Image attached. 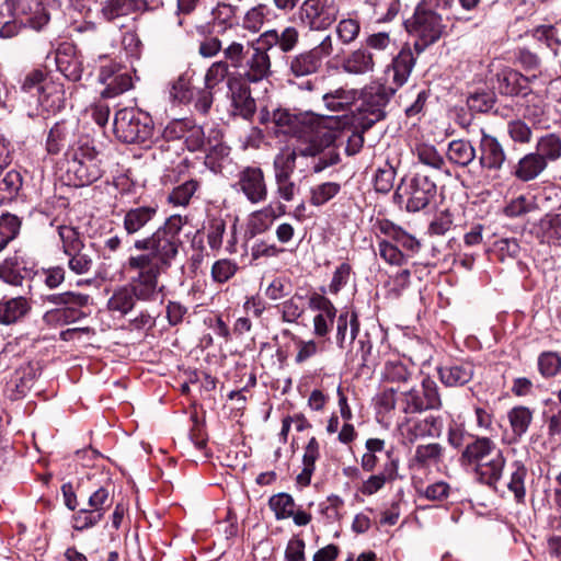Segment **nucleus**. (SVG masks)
Wrapping results in <instances>:
<instances>
[{"mask_svg": "<svg viewBox=\"0 0 561 561\" xmlns=\"http://www.w3.org/2000/svg\"><path fill=\"white\" fill-rule=\"evenodd\" d=\"M300 22L312 31L329 28L339 16L334 0H305L298 11Z\"/></svg>", "mask_w": 561, "mask_h": 561, "instance_id": "1a4fd4ad", "label": "nucleus"}, {"mask_svg": "<svg viewBox=\"0 0 561 561\" xmlns=\"http://www.w3.org/2000/svg\"><path fill=\"white\" fill-rule=\"evenodd\" d=\"M435 195L436 184L428 176L420 174L403 179L396 191V198L412 213L424 209Z\"/></svg>", "mask_w": 561, "mask_h": 561, "instance_id": "6e6552de", "label": "nucleus"}, {"mask_svg": "<svg viewBox=\"0 0 561 561\" xmlns=\"http://www.w3.org/2000/svg\"><path fill=\"white\" fill-rule=\"evenodd\" d=\"M228 88L231 93L232 112L249 119L253 116L256 110L254 99L251 96V91L248 84L236 78L228 80Z\"/></svg>", "mask_w": 561, "mask_h": 561, "instance_id": "dca6fc26", "label": "nucleus"}, {"mask_svg": "<svg viewBox=\"0 0 561 561\" xmlns=\"http://www.w3.org/2000/svg\"><path fill=\"white\" fill-rule=\"evenodd\" d=\"M507 419L515 439H519L533 422V411L523 405L514 407L508 411Z\"/></svg>", "mask_w": 561, "mask_h": 561, "instance_id": "4c0bfd02", "label": "nucleus"}, {"mask_svg": "<svg viewBox=\"0 0 561 561\" xmlns=\"http://www.w3.org/2000/svg\"><path fill=\"white\" fill-rule=\"evenodd\" d=\"M358 93L354 89H346L344 87L330 90L322 95V101L328 111L344 112L351 108L356 102Z\"/></svg>", "mask_w": 561, "mask_h": 561, "instance_id": "393cba45", "label": "nucleus"}, {"mask_svg": "<svg viewBox=\"0 0 561 561\" xmlns=\"http://www.w3.org/2000/svg\"><path fill=\"white\" fill-rule=\"evenodd\" d=\"M51 89H56V87L41 70L31 71L22 83V90L37 96L41 104L47 102L48 96L50 95V92L48 91Z\"/></svg>", "mask_w": 561, "mask_h": 561, "instance_id": "5701e85b", "label": "nucleus"}, {"mask_svg": "<svg viewBox=\"0 0 561 561\" xmlns=\"http://www.w3.org/2000/svg\"><path fill=\"white\" fill-rule=\"evenodd\" d=\"M80 316L79 309H59V308H53L50 310H47L44 316L43 320L46 324L49 325H66L69 323L75 322Z\"/></svg>", "mask_w": 561, "mask_h": 561, "instance_id": "864d4df0", "label": "nucleus"}, {"mask_svg": "<svg viewBox=\"0 0 561 561\" xmlns=\"http://www.w3.org/2000/svg\"><path fill=\"white\" fill-rule=\"evenodd\" d=\"M103 517H101V514L96 511H93L92 508H81L78 512H76L72 516V527L76 530H84L92 528L96 524H99Z\"/></svg>", "mask_w": 561, "mask_h": 561, "instance_id": "bf43d9fd", "label": "nucleus"}, {"mask_svg": "<svg viewBox=\"0 0 561 561\" xmlns=\"http://www.w3.org/2000/svg\"><path fill=\"white\" fill-rule=\"evenodd\" d=\"M450 4V0H422L416 7L411 19L405 22L408 32L420 38L422 42L415 43V48L422 50L440 38L444 33L445 24L435 8H446Z\"/></svg>", "mask_w": 561, "mask_h": 561, "instance_id": "20e7f679", "label": "nucleus"}, {"mask_svg": "<svg viewBox=\"0 0 561 561\" xmlns=\"http://www.w3.org/2000/svg\"><path fill=\"white\" fill-rule=\"evenodd\" d=\"M499 449L495 442L485 436H473V440L463 448L460 462L463 466H470L473 469L483 460L490 457L494 450Z\"/></svg>", "mask_w": 561, "mask_h": 561, "instance_id": "aec40b11", "label": "nucleus"}, {"mask_svg": "<svg viewBox=\"0 0 561 561\" xmlns=\"http://www.w3.org/2000/svg\"><path fill=\"white\" fill-rule=\"evenodd\" d=\"M282 319L284 322L294 323L304 313L302 297L295 295L288 300L284 301L280 306Z\"/></svg>", "mask_w": 561, "mask_h": 561, "instance_id": "052dcab7", "label": "nucleus"}, {"mask_svg": "<svg viewBox=\"0 0 561 561\" xmlns=\"http://www.w3.org/2000/svg\"><path fill=\"white\" fill-rule=\"evenodd\" d=\"M442 455L443 448L437 443L419 445L415 449L413 461L421 467H425L432 463L439 462Z\"/></svg>", "mask_w": 561, "mask_h": 561, "instance_id": "de8ad7c7", "label": "nucleus"}, {"mask_svg": "<svg viewBox=\"0 0 561 561\" xmlns=\"http://www.w3.org/2000/svg\"><path fill=\"white\" fill-rule=\"evenodd\" d=\"M414 65L415 58L411 48L403 47L387 69L388 80L394 85L390 88L392 92L408 81Z\"/></svg>", "mask_w": 561, "mask_h": 561, "instance_id": "a211bd4d", "label": "nucleus"}, {"mask_svg": "<svg viewBox=\"0 0 561 561\" xmlns=\"http://www.w3.org/2000/svg\"><path fill=\"white\" fill-rule=\"evenodd\" d=\"M505 160L506 154L499 140L483 131L480 140L479 157L481 167L489 171H499Z\"/></svg>", "mask_w": 561, "mask_h": 561, "instance_id": "6ab92c4d", "label": "nucleus"}, {"mask_svg": "<svg viewBox=\"0 0 561 561\" xmlns=\"http://www.w3.org/2000/svg\"><path fill=\"white\" fill-rule=\"evenodd\" d=\"M413 152L417 157V160L424 165L439 170L445 164L444 158L433 145L425 142L417 144Z\"/></svg>", "mask_w": 561, "mask_h": 561, "instance_id": "49530a36", "label": "nucleus"}, {"mask_svg": "<svg viewBox=\"0 0 561 561\" xmlns=\"http://www.w3.org/2000/svg\"><path fill=\"white\" fill-rule=\"evenodd\" d=\"M144 3V0H106L102 14L107 21H112L138 10Z\"/></svg>", "mask_w": 561, "mask_h": 561, "instance_id": "ea45409f", "label": "nucleus"}, {"mask_svg": "<svg viewBox=\"0 0 561 561\" xmlns=\"http://www.w3.org/2000/svg\"><path fill=\"white\" fill-rule=\"evenodd\" d=\"M99 78L106 85L102 91L104 98H115L133 88L130 73L116 64L102 67Z\"/></svg>", "mask_w": 561, "mask_h": 561, "instance_id": "ddd939ff", "label": "nucleus"}, {"mask_svg": "<svg viewBox=\"0 0 561 561\" xmlns=\"http://www.w3.org/2000/svg\"><path fill=\"white\" fill-rule=\"evenodd\" d=\"M539 371L543 377H553L561 369V357L554 352H545L538 358Z\"/></svg>", "mask_w": 561, "mask_h": 561, "instance_id": "e2e57ef3", "label": "nucleus"}, {"mask_svg": "<svg viewBox=\"0 0 561 561\" xmlns=\"http://www.w3.org/2000/svg\"><path fill=\"white\" fill-rule=\"evenodd\" d=\"M382 380L391 383H407L412 371L399 359L388 360L381 373Z\"/></svg>", "mask_w": 561, "mask_h": 561, "instance_id": "a19ab883", "label": "nucleus"}, {"mask_svg": "<svg viewBox=\"0 0 561 561\" xmlns=\"http://www.w3.org/2000/svg\"><path fill=\"white\" fill-rule=\"evenodd\" d=\"M237 268V264L230 260H218L211 267V276L215 282L225 283L236 274Z\"/></svg>", "mask_w": 561, "mask_h": 561, "instance_id": "338daca9", "label": "nucleus"}, {"mask_svg": "<svg viewBox=\"0 0 561 561\" xmlns=\"http://www.w3.org/2000/svg\"><path fill=\"white\" fill-rule=\"evenodd\" d=\"M157 207L139 206L128 209L123 218V227L127 234H135L144 229L157 215Z\"/></svg>", "mask_w": 561, "mask_h": 561, "instance_id": "412c9836", "label": "nucleus"}, {"mask_svg": "<svg viewBox=\"0 0 561 561\" xmlns=\"http://www.w3.org/2000/svg\"><path fill=\"white\" fill-rule=\"evenodd\" d=\"M30 304L24 297H15L0 306V322L11 324L23 318L30 310Z\"/></svg>", "mask_w": 561, "mask_h": 561, "instance_id": "e433bc0d", "label": "nucleus"}, {"mask_svg": "<svg viewBox=\"0 0 561 561\" xmlns=\"http://www.w3.org/2000/svg\"><path fill=\"white\" fill-rule=\"evenodd\" d=\"M102 175L101 161L94 147L87 141L76 142L68 152L67 176L75 186H85Z\"/></svg>", "mask_w": 561, "mask_h": 561, "instance_id": "423d86ee", "label": "nucleus"}, {"mask_svg": "<svg viewBox=\"0 0 561 561\" xmlns=\"http://www.w3.org/2000/svg\"><path fill=\"white\" fill-rule=\"evenodd\" d=\"M114 134L127 144H146L153 138L154 126L151 116L136 108H123L114 117Z\"/></svg>", "mask_w": 561, "mask_h": 561, "instance_id": "0eeeda50", "label": "nucleus"}, {"mask_svg": "<svg viewBox=\"0 0 561 561\" xmlns=\"http://www.w3.org/2000/svg\"><path fill=\"white\" fill-rule=\"evenodd\" d=\"M298 42L299 31L291 25L263 32L255 42L251 43L252 54L247 61L245 72L241 75L243 80L256 83L267 79L272 73L268 50L278 47L280 51L289 53L296 48Z\"/></svg>", "mask_w": 561, "mask_h": 561, "instance_id": "7ed1b4c3", "label": "nucleus"}, {"mask_svg": "<svg viewBox=\"0 0 561 561\" xmlns=\"http://www.w3.org/2000/svg\"><path fill=\"white\" fill-rule=\"evenodd\" d=\"M58 234L62 244V252L66 255L77 250H84L83 240L76 228L71 226H59Z\"/></svg>", "mask_w": 561, "mask_h": 561, "instance_id": "09e8293b", "label": "nucleus"}, {"mask_svg": "<svg viewBox=\"0 0 561 561\" xmlns=\"http://www.w3.org/2000/svg\"><path fill=\"white\" fill-rule=\"evenodd\" d=\"M49 4L50 0H8L4 5L21 23L38 31L49 22Z\"/></svg>", "mask_w": 561, "mask_h": 561, "instance_id": "9b49d317", "label": "nucleus"}, {"mask_svg": "<svg viewBox=\"0 0 561 561\" xmlns=\"http://www.w3.org/2000/svg\"><path fill=\"white\" fill-rule=\"evenodd\" d=\"M237 187L252 204H259L267 197V185L263 171L257 167H247L238 174Z\"/></svg>", "mask_w": 561, "mask_h": 561, "instance_id": "f8f14e48", "label": "nucleus"}, {"mask_svg": "<svg viewBox=\"0 0 561 561\" xmlns=\"http://www.w3.org/2000/svg\"><path fill=\"white\" fill-rule=\"evenodd\" d=\"M251 44L244 45L241 42L232 41L230 42L226 47L222 49L224 54V62H227L228 67H232L234 69H241L243 68L247 70V61L250 58L249 51H250ZM245 71H243L244 73Z\"/></svg>", "mask_w": 561, "mask_h": 561, "instance_id": "f704fd0d", "label": "nucleus"}, {"mask_svg": "<svg viewBox=\"0 0 561 561\" xmlns=\"http://www.w3.org/2000/svg\"><path fill=\"white\" fill-rule=\"evenodd\" d=\"M536 154H540L543 161L557 160L561 157V140L556 135L542 137L536 147Z\"/></svg>", "mask_w": 561, "mask_h": 561, "instance_id": "8fccbe9b", "label": "nucleus"}, {"mask_svg": "<svg viewBox=\"0 0 561 561\" xmlns=\"http://www.w3.org/2000/svg\"><path fill=\"white\" fill-rule=\"evenodd\" d=\"M229 67L222 60L215 61L210 65L205 73V88L208 90L214 89L228 76Z\"/></svg>", "mask_w": 561, "mask_h": 561, "instance_id": "0e129e2a", "label": "nucleus"}, {"mask_svg": "<svg viewBox=\"0 0 561 561\" xmlns=\"http://www.w3.org/2000/svg\"><path fill=\"white\" fill-rule=\"evenodd\" d=\"M448 160L459 167L469 165L476 158V149L470 141L457 139L448 145L447 149Z\"/></svg>", "mask_w": 561, "mask_h": 561, "instance_id": "72a5a7b5", "label": "nucleus"}, {"mask_svg": "<svg viewBox=\"0 0 561 561\" xmlns=\"http://www.w3.org/2000/svg\"><path fill=\"white\" fill-rule=\"evenodd\" d=\"M21 219L10 213L0 217V252L12 241L20 232Z\"/></svg>", "mask_w": 561, "mask_h": 561, "instance_id": "a18cd8bd", "label": "nucleus"}, {"mask_svg": "<svg viewBox=\"0 0 561 561\" xmlns=\"http://www.w3.org/2000/svg\"><path fill=\"white\" fill-rule=\"evenodd\" d=\"M529 82L530 78L523 76L518 71L508 70L503 72L500 90L506 95H526Z\"/></svg>", "mask_w": 561, "mask_h": 561, "instance_id": "473e14b6", "label": "nucleus"}, {"mask_svg": "<svg viewBox=\"0 0 561 561\" xmlns=\"http://www.w3.org/2000/svg\"><path fill=\"white\" fill-rule=\"evenodd\" d=\"M333 39L327 35L316 47L299 53L289 59V72L296 78L317 73L322 60L333 54Z\"/></svg>", "mask_w": 561, "mask_h": 561, "instance_id": "9d476101", "label": "nucleus"}, {"mask_svg": "<svg viewBox=\"0 0 561 561\" xmlns=\"http://www.w3.org/2000/svg\"><path fill=\"white\" fill-rule=\"evenodd\" d=\"M351 325L350 331V342L352 343L358 333L359 323L357 320V316L352 312H342L337 318V327H336V339L340 347H344V342L347 337V325Z\"/></svg>", "mask_w": 561, "mask_h": 561, "instance_id": "37998d69", "label": "nucleus"}, {"mask_svg": "<svg viewBox=\"0 0 561 561\" xmlns=\"http://www.w3.org/2000/svg\"><path fill=\"white\" fill-rule=\"evenodd\" d=\"M136 297L133 289L126 285L116 288L107 301V308L113 313L126 316L133 310L136 304Z\"/></svg>", "mask_w": 561, "mask_h": 561, "instance_id": "7c9ffc66", "label": "nucleus"}, {"mask_svg": "<svg viewBox=\"0 0 561 561\" xmlns=\"http://www.w3.org/2000/svg\"><path fill=\"white\" fill-rule=\"evenodd\" d=\"M44 302L59 309H79L88 305L89 296L76 291H64L45 296Z\"/></svg>", "mask_w": 561, "mask_h": 561, "instance_id": "c9c22d12", "label": "nucleus"}, {"mask_svg": "<svg viewBox=\"0 0 561 561\" xmlns=\"http://www.w3.org/2000/svg\"><path fill=\"white\" fill-rule=\"evenodd\" d=\"M505 463L506 459L502 450L499 448L494 450L489 458L479 463L473 471L480 483L491 488H496L503 476Z\"/></svg>", "mask_w": 561, "mask_h": 561, "instance_id": "f3484780", "label": "nucleus"}, {"mask_svg": "<svg viewBox=\"0 0 561 561\" xmlns=\"http://www.w3.org/2000/svg\"><path fill=\"white\" fill-rule=\"evenodd\" d=\"M265 19L266 8L263 4H259L247 11L242 21V26L252 33H256L262 28Z\"/></svg>", "mask_w": 561, "mask_h": 561, "instance_id": "680f3d73", "label": "nucleus"}, {"mask_svg": "<svg viewBox=\"0 0 561 561\" xmlns=\"http://www.w3.org/2000/svg\"><path fill=\"white\" fill-rule=\"evenodd\" d=\"M443 383L448 387H459L468 383L474 374L471 363H460L451 366L442 367L438 370Z\"/></svg>", "mask_w": 561, "mask_h": 561, "instance_id": "bb28decb", "label": "nucleus"}, {"mask_svg": "<svg viewBox=\"0 0 561 561\" xmlns=\"http://www.w3.org/2000/svg\"><path fill=\"white\" fill-rule=\"evenodd\" d=\"M298 157L308 159L310 171L316 174L340 162L339 148L327 133L283 148L274 158V176H291Z\"/></svg>", "mask_w": 561, "mask_h": 561, "instance_id": "f03ea898", "label": "nucleus"}, {"mask_svg": "<svg viewBox=\"0 0 561 561\" xmlns=\"http://www.w3.org/2000/svg\"><path fill=\"white\" fill-rule=\"evenodd\" d=\"M268 505L274 512L276 519L289 518L295 510L294 499L287 493L273 495L268 501Z\"/></svg>", "mask_w": 561, "mask_h": 561, "instance_id": "603ef678", "label": "nucleus"}, {"mask_svg": "<svg viewBox=\"0 0 561 561\" xmlns=\"http://www.w3.org/2000/svg\"><path fill=\"white\" fill-rule=\"evenodd\" d=\"M341 188V184L334 181L316 184L309 191V203L316 207L323 206L339 195Z\"/></svg>", "mask_w": 561, "mask_h": 561, "instance_id": "58836bf2", "label": "nucleus"}, {"mask_svg": "<svg viewBox=\"0 0 561 561\" xmlns=\"http://www.w3.org/2000/svg\"><path fill=\"white\" fill-rule=\"evenodd\" d=\"M366 49L375 56V61L380 62L392 56L397 45L396 41L386 32L374 33L365 41Z\"/></svg>", "mask_w": 561, "mask_h": 561, "instance_id": "cd10ccee", "label": "nucleus"}, {"mask_svg": "<svg viewBox=\"0 0 561 561\" xmlns=\"http://www.w3.org/2000/svg\"><path fill=\"white\" fill-rule=\"evenodd\" d=\"M421 390L411 388L399 393V410L403 413H417L423 411Z\"/></svg>", "mask_w": 561, "mask_h": 561, "instance_id": "6e6d98bb", "label": "nucleus"}, {"mask_svg": "<svg viewBox=\"0 0 561 561\" xmlns=\"http://www.w3.org/2000/svg\"><path fill=\"white\" fill-rule=\"evenodd\" d=\"M535 232L541 242H556L561 239V215L547 214L535 227Z\"/></svg>", "mask_w": 561, "mask_h": 561, "instance_id": "c85d7f7f", "label": "nucleus"}, {"mask_svg": "<svg viewBox=\"0 0 561 561\" xmlns=\"http://www.w3.org/2000/svg\"><path fill=\"white\" fill-rule=\"evenodd\" d=\"M528 469L522 460L511 462L507 473L506 486L518 503H523L526 496V479Z\"/></svg>", "mask_w": 561, "mask_h": 561, "instance_id": "4be33fe9", "label": "nucleus"}, {"mask_svg": "<svg viewBox=\"0 0 561 561\" xmlns=\"http://www.w3.org/2000/svg\"><path fill=\"white\" fill-rule=\"evenodd\" d=\"M311 310L318 311L313 318V333L317 336H325L333 327L336 309L333 304L320 294H313L309 298Z\"/></svg>", "mask_w": 561, "mask_h": 561, "instance_id": "2eb2a0df", "label": "nucleus"}, {"mask_svg": "<svg viewBox=\"0 0 561 561\" xmlns=\"http://www.w3.org/2000/svg\"><path fill=\"white\" fill-rule=\"evenodd\" d=\"M376 64L370 50L358 48L344 59L342 68L347 73L364 75L371 72Z\"/></svg>", "mask_w": 561, "mask_h": 561, "instance_id": "a878e982", "label": "nucleus"}, {"mask_svg": "<svg viewBox=\"0 0 561 561\" xmlns=\"http://www.w3.org/2000/svg\"><path fill=\"white\" fill-rule=\"evenodd\" d=\"M23 179L16 170L0 171V203L11 202L22 188Z\"/></svg>", "mask_w": 561, "mask_h": 561, "instance_id": "2f4dec72", "label": "nucleus"}, {"mask_svg": "<svg viewBox=\"0 0 561 561\" xmlns=\"http://www.w3.org/2000/svg\"><path fill=\"white\" fill-rule=\"evenodd\" d=\"M68 267L77 275L88 274L93 266L92 256L84 250H77L67 254Z\"/></svg>", "mask_w": 561, "mask_h": 561, "instance_id": "13d9d810", "label": "nucleus"}, {"mask_svg": "<svg viewBox=\"0 0 561 561\" xmlns=\"http://www.w3.org/2000/svg\"><path fill=\"white\" fill-rule=\"evenodd\" d=\"M378 250L380 256L392 265H402L404 262L403 253L398 249L397 245L392 244L387 240H381L378 243Z\"/></svg>", "mask_w": 561, "mask_h": 561, "instance_id": "774afa93", "label": "nucleus"}, {"mask_svg": "<svg viewBox=\"0 0 561 561\" xmlns=\"http://www.w3.org/2000/svg\"><path fill=\"white\" fill-rule=\"evenodd\" d=\"M225 234V220L219 217L211 218L207 228V243L213 251L218 252L222 248Z\"/></svg>", "mask_w": 561, "mask_h": 561, "instance_id": "5fc2aeb1", "label": "nucleus"}, {"mask_svg": "<svg viewBox=\"0 0 561 561\" xmlns=\"http://www.w3.org/2000/svg\"><path fill=\"white\" fill-rule=\"evenodd\" d=\"M547 168L540 154L535 152L524 156L514 168L513 174L523 182H529L537 179Z\"/></svg>", "mask_w": 561, "mask_h": 561, "instance_id": "b1692460", "label": "nucleus"}, {"mask_svg": "<svg viewBox=\"0 0 561 561\" xmlns=\"http://www.w3.org/2000/svg\"><path fill=\"white\" fill-rule=\"evenodd\" d=\"M197 188L198 182L194 180L186 181L172 190L168 196V202L174 206L185 207L188 205Z\"/></svg>", "mask_w": 561, "mask_h": 561, "instance_id": "3c124183", "label": "nucleus"}, {"mask_svg": "<svg viewBox=\"0 0 561 561\" xmlns=\"http://www.w3.org/2000/svg\"><path fill=\"white\" fill-rule=\"evenodd\" d=\"M275 219V214L272 207L252 213L248 219V232L253 237L265 232Z\"/></svg>", "mask_w": 561, "mask_h": 561, "instance_id": "79ce46f5", "label": "nucleus"}, {"mask_svg": "<svg viewBox=\"0 0 561 561\" xmlns=\"http://www.w3.org/2000/svg\"><path fill=\"white\" fill-rule=\"evenodd\" d=\"M437 420L434 416H428L422 420H409L401 425V430L404 437L413 443L419 437L433 436Z\"/></svg>", "mask_w": 561, "mask_h": 561, "instance_id": "c756f323", "label": "nucleus"}, {"mask_svg": "<svg viewBox=\"0 0 561 561\" xmlns=\"http://www.w3.org/2000/svg\"><path fill=\"white\" fill-rule=\"evenodd\" d=\"M56 65L58 70L69 80L78 81L83 73L82 55L71 43H62L56 50Z\"/></svg>", "mask_w": 561, "mask_h": 561, "instance_id": "4468645a", "label": "nucleus"}, {"mask_svg": "<svg viewBox=\"0 0 561 561\" xmlns=\"http://www.w3.org/2000/svg\"><path fill=\"white\" fill-rule=\"evenodd\" d=\"M388 99L381 93L369 94L366 96L360 110L367 113L369 124L378 122L385 117V106Z\"/></svg>", "mask_w": 561, "mask_h": 561, "instance_id": "c03bdc74", "label": "nucleus"}, {"mask_svg": "<svg viewBox=\"0 0 561 561\" xmlns=\"http://www.w3.org/2000/svg\"><path fill=\"white\" fill-rule=\"evenodd\" d=\"M186 220L180 215L170 216L151 236L138 239L134 248L145 253L130 255L126 263L135 272L126 286L137 300L149 301L158 295V278L172 264L181 245L180 232Z\"/></svg>", "mask_w": 561, "mask_h": 561, "instance_id": "f257e3e1", "label": "nucleus"}, {"mask_svg": "<svg viewBox=\"0 0 561 561\" xmlns=\"http://www.w3.org/2000/svg\"><path fill=\"white\" fill-rule=\"evenodd\" d=\"M423 410L438 409L442 405L437 385L434 380L425 378L420 388Z\"/></svg>", "mask_w": 561, "mask_h": 561, "instance_id": "4d7b16f0", "label": "nucleus"}, {"mask_svg": "<svg viewBox=\"0 0 561 561\" xmlns=\"http://www.w3.org/2000/svg\"><path fill=\"white\" fill-rule=\"evenodd\" d=\"M272 122L275 125V133L288 135L296 138V144L302 140H310L322 134H330L335 140V133L327 128V119L311 113L294 114L287 110L273 112Z\"/></svg>", "mask_w": 561, "mask_h": 561, "instance_id": "39448f33", "label": "nucleus"}, {"mask_svg": "<svg viewBox=\"0 0 561 561\" xmlns=\"http://www.w3.org/2000/svg\"><path fill=\"white\" fill-rule=\"evenodd\" d=\"M360 31V24L356 19H343L336 26V34L343 44L354 42Z\"/></svg>", "mask_w": 561, "mask_h": 561, "instance_id": "69168bd1", "label": "nucleus"}]
</instances>
